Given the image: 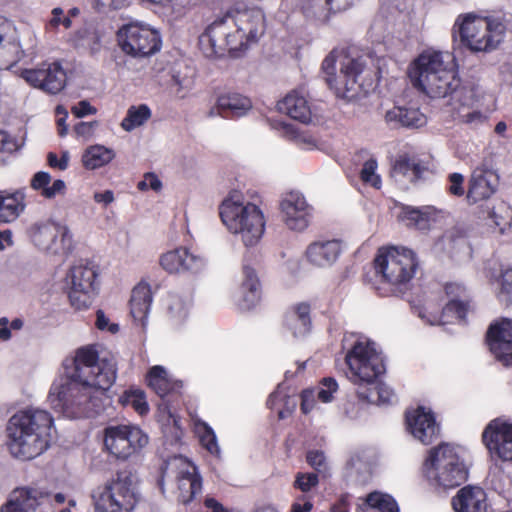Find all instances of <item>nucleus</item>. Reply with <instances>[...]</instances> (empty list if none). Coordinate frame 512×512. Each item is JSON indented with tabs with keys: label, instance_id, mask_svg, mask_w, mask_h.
<instances>
[{
	"label": "nucleus",
	"instance_id": "f257e3e1",
	"mask_svg": "<svg viewBox=\"0 0 512 512\" xmlns=\"http://www.w3.org/2000/svg\"><path fill=\"white\" fill-rule=\"evenodd\" d=\"M64 368L65 374L53 381L48 393L51 408L70 419L97 413L102 396L116 380L114 359L100 358L93 346H84Z\"/></svg>",
	"mask_w": 512,
	"mask_h": 512
},
{
	"label": "nucleus",
	"instance_id": "f03ea898",
	"mask_svg": "<svg viewBox=\"0 0 512 512\" xmlns=\"http://www.w3.org/2000/svg\"><path fill=\"white\" fill-rule=\"evenodd\" d=\"M265 31V15L260 8L236 4L215 19L199 37V47L206 57L223 56L246 50Z\"/></svg>",
	"mask_w": 512,
	"mask_h": 512
},
{
	"label": "nucleus",
	"instance_id": "7ed1b4c3",
	"mask_svg": "<svg viewBox=\"0 0 512 512\" xmlns=\"http://www.w3.org/2000/svg\"><path fill=\"white\" fill-rule=\"evenodd\" d=\"M343 349L346 350V377L356 386L359 400L377 405L392 403L393 390L377 381L384 372V363L376 344L365 336L347 334L343 338Z\"/></svg>",
	"mask_w": 512,
	"mask_h": 512
},
{
	"label": "nucleus",
	"instance_id": "20e7f679",
	"mask_svg": "<svg viewBox=\"0 0 512 512\" xmlns=\"http://www.w3.org/2000/svg\"><path fill=\"white\" fill-rule=\"evenodd\" d=\"M54 418L43 409L28 408L16 412L6 426V445L20 460H31L45 452L52 441Z\"/></svg>",
	"mask_w": 512,
	"mask_h": 512
},
{
	"label": "nucleus",
	"instance_id": "39448f33",
	"mask_svg": "<svg viewBox=\"0 0 512 512\" xmlns=\"http://www.w3.org/2000/svg\"><path fill=\"white\" fill-rule=\"evenodd\" d=\"M509 20L505 15L477 12L459 14L452 26V37L472 53L497 50L506 38Z\"/></svg>",
	"mask_w": 512,
	"mask_h": 512
},
{
	"label": "nucleus",
	"instance_id": "423d86ee",
	"mask_svg": "<svg viewBox=\"0 0 512 512\" xmlns=\"http://www.w3.org/2000/svg\"><path fill=\"white\" fill-rule=\"evenodd\" d=\"M219 215L228 232L237 236L245 247H255L262 239L265 215L260 206L241 191L228 193L219 205Z\"/></svg>",
	"mask_w": 512,
	"mask_h": 512
},
{
	"label": "nucleus",
	"instance_id": "0eeeda50",
	"mask_svg": "<svg viewBox=\"0 0 512 512\" xmlns=\"http://www.w3.org/2000/svg\"><path fill=\"white\" fill-rule=\"evenodd\" d=\"M453 56L448 52L427 49L409 67L413 85L432 98L446 97L457 90Z\"/></svg>",
	"mask_w": 512,
	"mask_h": 512
},
{
	"label": "nucleus",
	"instance_id": "6e6552de",
	"mask_svg": "<svg viewBox=\"0 0 512 512\" xmlns=\"http://www.w3.org/2000/svg\"><path fill=\"white\" fill-rule=\"evenodd\" d=\"M366 59L354 50L334 49L322 62L325 80L337 97L354 100L362 91Z\"/></svg>",
	"mask_w": 512,
	"mask_h": 512
},
{
	"label": "nucleus",
	"instance_id": "1a4fd4ad",
	"mask_svg": "<svg viewBox=\"0 0 512 512\" xmlns=\"http://www.w3.org/2000/svg\"><path fill=\"white\" fill-rule=\"evenodd\" d=\"M376 276L382 287L381 295H399L407 289L418 268L416 254L406 247L391 246L381 248L374 260Z\"/></svg>",
	"mask_w": 512,
	"mask_h": 512
},
{
	"label": "nucleus",
	"instance_id": "9d476101",
	"mask_svg": "<svg viewBox=\"0 0 512 512\" xmlns=\"http://www.w3.org/2000/svg\"><path fill=\"white\" fill-rule=\"evenodd\" d=\"M422 473L428 483L437 489L459 486L467 478L461 449L447 443L430 449L423 462Z\"/></svg>",
	"mask_w": 512,
	"mask_h": 512
},
{
	"label": "nucleus",
	"instance_id": "9b49d317",
	"mask_svg": "<svg viewBox=\"0 0 512 512\" xmlns=\"http://www.w3.org/2000/svg\"><path fill=\"white\" fill-rule=\"evenodd\" d=\"M91 499L95 512H132L139 501V493L132 475L120 472L95 488Z\"/></svg>",
	"mask_w": 512,
	"mask_h": 512
},
{
	"label": "nucleus",
	"instance_id": "f8f14e48",
	"mask_svg": "<svg viewBox=\"0 0 512 512\" xmlns=\"http://www.w3.org/2000/svg\"><path fill=\"white\" fill-rule=\"evenodd\" d=\"M29 235L34 246L48 256L64 257L74 248L73 234L63 222H36L30 227Z\"/></svg>",
	"mask_w": 512,
	"mask_h": 512
},
{
	"label": "nucleus",
	"instance_id": "ddd939ff",
	"mask_svg": "<svg viewBox=\"0 0 512 512\" xmlns=\"http://www.w3.org/2000/svg\"><path fill=\"white\" fill-rule=\"evenodd\" d=\"M97 272L87 262L78 261L68 270L65 284L71 305L77 310L87 309L97 294Z\"/></svg>",
	"mask_w": 512,
	"mask_h": 512
},
{
	"label": "nucleus",
	"instance_id": "4468645a",
	"mask_svg": "<svg viewBox=\"0 0 512 512\" xmlns=\"http://www.w3.org/2000/svg\"><path fill=\"white\" fill-rule=\"evenodd\" d=\"M484 95L475 86L455 90L451 101V114L455 121L476 128L487 122L490 111L483 107Z\"/></svg>",
	"mask_w": 512,
	"mask_h": 512
},
{
	"label": "nucleus",
	"instance_id": "2eb2a0df",
	"mask_svg": "<svg viewBox=\"0 0 512 512\" xmlns=\"http://www.w3.org/2000/svg\"><path fill=\"white\" fill-rule=\"evenodd\" d=\"M118 41L122 51L133 57H147L161 48L159 32L140 22H132L120 28Z\"/></svg>",
	"mask_w": 512,
	"mask_h": 512
},
{
	"label": "nucleus",
	"instance_id": "dca6fc26",
	"mask_svg": "<svg viewBox=\"0 0 512 512\" xmlns=\"http://www.w3.org/2000/svg\"><path fill=\"white\" fill-rule=\"evenodd\" d=\"M162 479L175 481L178 500L183 504L191 502L202 490V479L196 466L181 455L166 461Z\"/></svg>",
	"mask_w": 512,
	"mask_h": 512
},
{
	"label": "nucleus",
	"instance_id": "f3484780",
	"mask_svg": "<svg viewBox=\"0 0 512 512\" xmlns=\"http://www.w3.org/2000/svg\"><path fill=\"white\" fill-rule=\"evenodd\" d=\"M148 442V435L135 425H115L105 429L104 445L118 459L139 453Z\"/></svg>",
	"mask_w": 512,
	"mask_h": 512
},
{
	"label": "nucleus",
	"instance_id": "a211bd4d",
	"mask_svg": "<svg viewBox=\"0 0 512 512\" xmlns=\"http://www.w3.org/2000/svg\"><path fill=\"white\" fill-rule=\"evenodd\" d=\"M445 294L447 302L441 313L432 312L430 305H427L419 310V317L426 319L431 325H445L464 320L469 310L468 293L465 286L456 282L448 283L445 286Z\"/></svg>",
	"mask_w": 512,
	"mask_h": 512
},
{
	"label": "nucleus",
	"instance_id": "6ab92c4d",
	"mask_svg": "<svg viewBox=\"0 0 512 512\" xmlns=\"http://www.w3.org/2000/svg\"><path fill=\"white\" fill-rule=\"evenodd\" d=\"M482 441L492 459L512 463V422L491 420L482 432Z\"/></svg>",
	"mask_w": 512,
	"mask_h": 512
},
{
	"label": "nucleus",
	"instance_id": "aec40b11",
	"mask_svg": "<svg viewBox=\"0 0 512 512\" xmlns=\"http://www.w3.org/2000/svg\"><path fill=\"white\" fill-rule=\"evenodd\" d=\"M20 76L32 87L48 94H57L66 85V73L59 62H44L33 69H24Z\"/></svg>",
	"mask_w": 512,
	"mask_h": 512
},
{
	"label": "nucleus",
	"instance_id": "412c9836",
	"mask_svg": "<svg viewBox=\"0 0 512 512\" xmlns=\"http://www.w3.org/2000/svg\"><path fill=\"white\" fill-rule=\"evenodd\" d=\"M406 431L424 445L434 442L440 435V424L434 412L427 407L418 406L406 412Z\"/></svg>",
	"mask_w": 512,
	"mask_h": 512
},
{
	"label": "nucleus",
	"instance_id": "4be33fe9",
	"mask_svg": "<svg viewBox=\"0 0 512 512\" xmlns=\"http://www.w3.org/2000/svg\"><path fill=\"white\" fill-rule=\"evenodd\" d=\"M491 353L504 366H512V319L500 318L492 322L487 331Z\"/></svg>",
	"mask_w": 512,
	"mask_h": 512
},
{
	"label": "nucleus",
	"instance_id": "5701e85b",
	"mask_svg": "<svg viewBox=\"0 0 512 512\" xmlns=\"http://www.w3.org/2000/svg\"><path fill=\"white\" fill-rule=\"evenodd\" d=\"M280 208L284 223L290 230L302 232L309 226L312 207L302 193L297 191L287 193L281 200Z\"/></svg>",
	"mask_w": 512,
	"mask_h": 512
},
{
	"label": "nucleus",
	"instance_id": "b1692460",
	"mask_svg": "<svg viewBox=\"0 0 512 512\" xmlns=\"http://www.w3.org/2000/svg\"><path fill=\"white\" fill-rule=\"evenodd\" d=\"M207 258L192 252L185 247H178L162 254L159 260L161 267L168 273H197L207 265Z\"/></svg>",
	"mask_w": 512,
	"mask_h": 512
},
{
	"label": "nucleus",
	"instance_id": "393cba45",
	"mask_svg": "<svg viewBox=\"0 0 512 512\" xmlns=\"http://www.w3.org/2000/svg\"><path fill=\"white\" fill-rule=\"evenodd\" d=\"M15 24L0 16V69H9L23 57Z\"/></svg>",
	"mask_w": 512,
	"mask_h": 512
},
{
	"label": "nucleus",
	"instance_id": "a878e982",
	"mask_svg": "<svg viewBox=\"0 0 512 512\" xmlns=\"http://www.w3.org/2000/svg\"><path fill=\"white\" fill-rule=\"evenodd\" d=\"M341 252L338 240H317L307 246L305 258L315 267L328 268L338 260Z\"/></svg>",
	"mask_w": 512,
	"mask_h": 512
},
{
	"label": "nucleus",
	"instance_id": "bb28decb",
	"mask_svg": "<svg viewBox=\"0 0 512 512\" xmlns=\"http://www.w3.org/2000/svg\"><path fill=\"white\" fill-rule=\"evenodd\" d=\"M497 176L494 172L486 169H475L469 179L467 200L470 203H477L489 199L497 189Z\"/></svg>",
	"mask_w": 512,
	"mask_h": 512
},
{
	"label": "nucleus",
	"instance_id": "cd10ccee",
	"mask_svg": "<svg viewBox=\"0 0 512 512\" xmlns=\"http://www.w3.org/2000/svg\"><path fill=\"white\" fill-rule=\"evenodd\" d=\"M44 493L34 487H21L15 489L0 512H35L40 505Z\"/></svg>",
	"mask_w": 512,
	"mask_h": 512
},
{
	"label": "nucleus",
	"instance_id": "c85d7f7f",
	"mask_svg": "<svg viewBox=\"0 0 512 512\" xmlns=\"http://www.w3.org/2000/svg\"><path fill=\"white\" fill-rule=\"evenodd\" d=\"M260 296V282L255 270L250 266H244L237 292L238 306L243 310H249L258 304Z\"/></svg>",
	"mask_w": 512,
	"mask_h": 512
},
{
	"label": "nucleus",
	"instance_id": "c756f323",
	"mask_svg": "<svg viewBox=\"0 0 512 512\" xmlns=\"http://www.w3.org/2000/svg\"><path fill=\"white\" fill-rule=\"evenodd\" d=\"M485 276L492 283H497L495 289L497 299L506 305L512 303V268L503 267L496 262H488Z\"/></svg>",
	"mask_w": 512,
	"mask_h": 512
},
{
	"label": "nucleus",
	"instance_id": "7c9ffc66",
	"mask_svg": "<svg viewBox=\"0 0 512 512\" xmlns=\"http://www.w3.org/2000/svg\"><path fill=\"white\" fill-rule=\"evenodd\" d=\"M455 512H487V496L478 486L460 489L452 500Z\"/></svg>",
	"mask_w": 512,
	"mask_h": 512
},
{
	"label": "nucleus",
	"instance_id": "2f4dec72",
	"mask_svg": "<svg viewBox=\"0 0 512 512\" xmlns=\"http://www.w3.org/2000/svg\"><path fill=\"white\" fill-rule=\"evenodd\" d=\"M280 112L303 123L311 120V107L303 91L293 90L278 102Z\"/></svg>",
	"mask_w": 512,
	"mask_h": 512
},
{
	"label": "nucleus",
	"instance_id": "473e14b6",
	"mask_svg": "<svg viewBox=\"0 0 512 512\" xmlns=\"http://www.w3.org/2000/svg\"><path fill=\"white\" fill-rule=\"evenodd\" d=\"M153 301L151 287L146 282H139L131 292L130 313L132 317L145 324Z\"/></svg>",
	"mask_w": 512,
	"mask_h": 512
},
{
	"label": "nucleus",
	"instance_id": "72a5a7b5",
	"mask_svg": "<svg viewBox=\"0 0 512 512\" xmlns=\"http://www.w3.org/2000/svg\"><path fill=\"white\" fill-rule=\"evenodd\" d=\"M146 381L148 386L160 397H164L182 387L181 381L174 379L162 365L152 366L147 372Z\"/></svg>",
	"mask_w": 512,
	"mask_h": 512
},
{
	"label": "nucleus",
	"instance_id": "f704fd0d",
	"mask_svg": "<svg viewBox=\"0 0 512 512\" xmlns=\"http://www.w3.org/2000/svg\"><path fill=\"white\" fill-rule=\"evenodd\" d=\"M385 120L393 126L420 128L427 123L426 116L414 107L395 106L385 113Z\"/></svg>",
	"mask_w": 512,
	"mask_h": 512
},
{
	"label": "nucleus",
	"instance_id": "c9c22d12",
	"mask_svg": "<svg viewBox=\"0 0 512 512\" xmlns=\"http://www.w3.org/2000/svg\"><path fill=\"white\" fill-rule=\"evenodd\" d=\"M311 307L306 302L293 305L286 314L285 326L296 337L309 333L311 328Z\"/></svg>",
	"mask_w": 512,
	"mask_h": 512
},
{
	"label": "nucleus",
	"instance_id": "e433bc0d",
	"mask_svg": "<svg viewBox=\"0 0 512 512\" xmlns=\"http://www.w3.org/2000/svg\"><path fill=\"white\" fill-rule=\"evenodd\" d=\"M25 193L22 190L0 194V223H12L24 212Z\"/></svg>",
	"mask_w": 512,
	"mask_h": 512
},
{
	"label": "nucleus",
	"instance_id": "4c0bfd02",
	"mask_svg": "<svg viewBox=\"0 0 512 512\" xmlns=\"http://www.w3.org/2000/svg\"><path fill=\"white\" fill-rule=\"evenodd\" d=\"M191 296L170 292L165 299V308L169 320L174 325L183 324L191 310Z\"/></svg>",
	"mask_w": 512,
	"mask_h": 512
},
{
	"label": "nucleus",
	"instance_id": "58836bf2",
	"mask_svg": "<svg viewBox=\"0 0 512 512\" xmlns=\"http://www.w3.org/2000/svg\"><path fill=\"white\" fill-rule=\"evenodd\" d=\"M217 108L223 112H229L232 116L241 117L251 108L249 98L238 93H225L218 97Z\"/></svg>",
	"mask_w": 512,
	"mask_h": 512
},
{
	"label": "nucleus",
	"instance_id": "ea45409f",
	"mask_svg": "<svg viewBox=\"0 0 512 512\" xmlns=\"http://www.w3.org/2000/svg\"><path fill=\"white\" fill-rule=\"evenodd\" d=\"M283 128L287 138L301 150H320L324 146L323 141L308 130L295 129L289 124H284Z\"/></svg>",
	"mask_w": 512,
	"mask_h": 512
},
{
	"label": "nucleus",
	"instance_id": "a19ab883",
	"mask_svg": "<svg viewBox=\"0 0 512 512\" xmlns=\"http://www.w3.org/2000/svg\"><path fill=\"white\" fill-rule=\"evenodd\" d=\"M115 157L113 149L103 145H92L82 155V163L86 169L94 170L110 163Z\"/></svg>",
	"mask_w": 512,
	"mask_h": 512
},
{
	"label": "nucleus",
	"instance_id": "79ce46f5",
	"mask_svg": "<svg viewBox=\"0 0 512 512\" xmlns=\"http://www.w3.org/2000/svg\"><path fill=\"white\" fill-rule=\"evenodd\" d=\"M360 509L364 512H399L394 498L389 494L378 491L368 494L364 507H360Z\"/></svg>",
	"mask_w": 512,
	"mask_h": 512
},
{
	"label": "nucleus",
	"instance_id": "37998d69",
	"mask_svg": "<svg viewBox=\"0 0 512 512\" xmlns=\"http://www.w3.org/2000/svg\"><path fill=\"white\" fill-rule=\"evenodd\" d=\"M403 218L408 221V225H413L418 229L429 228L431 222H434L437 216L435 208L427 206L422 209L405 207L403 209Z\"/></svg>",
	"mask_w": 512,
	"mask_h": 512
},
{
	"label": "nucleus",
	"instance_id": "c03bdc74",
	"mask_svg": "<svg viewBox=\"0 0 512 512\" xmlns=\"http://www.w3.org/2000/svg\"><path fill=\"white\" fill-rule=\"evenodd\" d=\"M301 10L304 16L316 23H326L333 14L326 0H302Z\"/></svg>",
	"mask_w": 512,
	"mask_h": 512
},
{
	"label": "nucleus",
	"instance_id": "a18cd8bd",
	"mask_svg": "<svg viewBox=\"0 0 512 512\" xmlns=\"http://www.w3.org/2000/svg\"><path fill=\"white\" fill-rule=\"evenodd\" d=\"M151 115V109L146 104L131 106L121 122V127L123 130L131 132L144 125L151 118Z\"/></svg>",
	"mask_w": 512,
	"mask_h": 512
},
{
	"label": "nucleus",
	"instance_id": "49530a36",
	"mask_svg": "<svg viewBox=\"0 0 512 512\" xmlns=\"http://www.w3.org/2000/svg\"><path fill=\"white\" fill-rule=\"evenodd\" d=\"M267 404L271 409L277 410L280 419L286 418L296 407V401L287 396L281 386L269 396Z\"/></svg>",
	"mask_w": 512,
	"mask_h": 512
},
{
	"label": "nucleus",
	"instance_id": "de8ad7c7",
	"mask_svg": "<svg viewBox=\"0 0 512 512\" xmlns=\"http://www.w3.org/2000/svg\"><path fill=\"white\" fill-rule=\"evenodd\" d=\"M195 432L198 435L202 446L209 453H211L213 455H219L220 448L217 443L216 435L211 427H209L204 422H197L195 424Z\"/></svg>",
	"mask_w": 512,
	"mask_h": 512
},
{
	"label": "nucleus",
	"instance_id": "09e8293b",
	"mask_svg": "<svg viewBox=\"0 0 512 512\" xmlns=\"http://www.w3.org/2000/svg\"><path fill=\"white\" fill-rule=\"evenodd\" d=\"M120 401L123 405L131 406L140 415H144L148 412L149 406L146 401L145 393L142 390L131 389L127 390L120 397Z\"/></svg>",
	"mask_w": 512,
	"mask_h": 512
},
{
	"label": "nucleus",
	"instance_id": "8fccbe9b",
	"mask_svg": "<svg viewBox=\"0 0 512 512\" xmlns=\"http://www.w3.org/2000/svg\"><path fill=\"white\" fill-rule=\"evenodd\" d=\"M378 163L374 158H369L364 162L360 171V178L362 182L373 188L379 189L382 181L380 175L377 173Z\"/></svg>",
	"mask_w": 512,
	"mask_h": 512
},
{
	"label": "nucleus",
	"instance_id": "3c124183",
	"mask_svg": "<svg viewBox=\"0 0 512 512\" xmlns=\"http://www.w3.org/2000/svg\"><path fill=\"white\" fill-rule=\"evenodd\" d=\"M393 174L395 176H403L409 181H414L419 176V167L416 163L408 158L400 157L395 161L393 166Z\"/></svg>",
	"mask_w": 512,
	"mask_h": 512
},
{
	"label": "nucleus",
	"instance_id": "603ef678",
	"mask_svg": "<svg viewBox=\"0 0 512 512\" xmlns=\"http://www.w3.org/2000/svg\"><path fill=\"white\" fill-rule=\"evenodd\" d=\"M72 25V20L69 15H66L62 8L55 7L52 9L49 19L46 22L45 29L47 32H56L60 26L69 29Z\"/></svg>",
	"mask_w": 512,
	"mask_h": 512
},
{
	"label": "nucleus",
	"instance_id": "864d4df0",
	"mask_svg": "<svg viewBox=\"0 0 512 512\" xmlns=\"http://www.w3.org/2000/svg\"><path fill=\"white\" fill-rule=\"evenodd\" d=\"M307 463L315 470L318 474L323 477L330 475V466L327 461L325 454L319 450H311L306 455Z\"/></svg>",
	"mask_w": 512,
	"mask_h": 512
},
{
	"label": "nucleus",
	"instance_id": "5fc2aeb1",
	"mask_svg": "<svg viewBox=\"0 0 512 512\" xmlns=\"http://www.w3.org/2000/svg\"><path fill=\"white\" fill-rule=\"evenodd\" d=\"M192 88V81L186 77H180L179 74H173L169 82V92L178 99H183L187 96Z\"/></svg>",
	"mask_w": 512,
	"mask_h": 512
},
{
	"label": "nucleus",
	"instance_id": "6e6d98bb",
	"mask_svg": "<svg viewBox=\"0 0 512 512\" xmlns=\"http://www.w3.org/2000/svg\"><path fill=\"white\" fill-rule=\"evenodd\" d=\"M338 391V383L334 378H324L317 390L315 395L323 403H329L333 399V395Z\"/></svg>",
	"mask_w": 512,
	"mask_h": 512
},
{
	"label": "nucleus",
	"instance_id": "4d7b16f0",
	"mask_svg": "<svg viewBox=\"0 0 512 512\" xmlns=\"http://www.w3.org/2000/svg\"><path fill=\"white\" fill-rule=\"evenodd\" d=\"M318 483V474L299 472L295 476L294 487L303 493H307L315 488Z\"/></svg>",
	"mask_w": 512,
	"mask_h": 512
},
{
	"label": "nucleus",
	"instance_id": "13d9d810",
	"mask_svg": "<svg viewBox=\"0 0 512 512\" xmlns=\"http://www.w3.org/2000/svg\"><path fill=\"white\" fill-rule=\"evenodd\" d=\"M23 321L20 318L9 320L7 317L0 318V339L8 341L12 338V331H19L23 328Z\"/></svg>",
	"mask_w": 512,
	"mask_h": 512
},
{
	"label": "nucleus",
	"instance_id": "bf43d9fd",
	"mask_svg": "<svg viewBox=\"0 0 512 512\" xmlns=\"http://www.w3.org/2000/svg\"><path fill=\"white\" fill-rule=\"evenodd\" d=\"M23 144V139H18L7 132L0 131V154L13 153L19 150Z\"/></svg>",
	"mask_w": 512,
	"mask_h": 512
},
{
	"label": "nucleus",
	"instance_id": "052dcab7",
	"mask_svg": "<svg viewBox=\"0 0 512 512\" xmlns=\"http://www.w3.org/2000/svg\"><path fill=\"white\" fill-rule=\"evenodd\" d=\"M131 0H91L92 6L99 12H108L126 8Z\"/></svg>",
	"mask_w": 512,
	"mask_h": 512
},
{
	"label": "nucleus",
	"instance_id": "680f3d73",
	"mask_svg": "<svg viewBox=\"0 0 512 512\" xmlns=\"http://www.w3.org/2000/svg\"><path fill=\"white\" fill-rule=\"evenodd\" d=\"M448 191L454 196H463L465 193L464 176L461 173H451L448 176Z\"/></svg>",
	"mask_w": 512,
	"mask_h": 512
},
{
	"label": "nucleus",
	"instance_id": "e2e57ef3",
	"mask_svg": "<svg viewBox=\"0 0 512 512\" xmlns=\"http://www.w3.org/2000/svg\"><path fill=\"white\" fill-rule=\"evenodd\" d=\"M137 188L140 191L151 189L155 192H159L162 189V182L154 173H146L143 179L138 182Z\"/></svg>",
	"mask_w": 512,
	"mask_h": 512
},
{
	"label": "nucleus",
	"instance_id": "0e129e2a",
	"mask_svg": "<svg viewBox=\"0 0 512 512\" xmlns=\"http://www.w3.org/2000/svg\"><path fill=\"white\" fill-rule=\"evenodd\" d=\"M95 325L100 331H107L111 334H116L119 331V325L111 322L110 319L102 310H97Z\"/></svg>",
	"mask_w": 512,
	"mask_h": 512
},
{
	"label": "nucleus",
	"instance_id": "69168bd1",
	"mask_svg": "<svg viewBox=\"0 0 512 512\" xmlns=\"http://www.w3.org/2000/svg\"><path fill=\"white\" fill-rule=\"evenodd\" d=\"M51 182V176L48 172L39 171L34 174V176L31 179L30 185L31 188L39 191L42 195V192L44 189L48 188V185Z\"/></svg>",
	"mask_w": 512,
	"mask_h": 512
},
{
	"label": "nucleus",
	"instance_id": "338daca9",
	"mask_svg": "<svg viewBox=\"0 0 512 512\" xmlns=\"http://www.w3.org/2000/svg\"><path fill=\"white\" fill-rule=\"evenodd\" d=\"M65 190V182L61 179H57L53 181L51 185H48V188L43 190L42 196L46 199H52L58 195H63L65 193Z\"/></svg>",
	"mask_w": 512,
	"mask_h": 512
},
{
	"label": "nucleus",
	"instance_id": "774afa93",
	"mask_svg": "<svg viewBox=\"0 0 512 512\" xmlns=\"http://www.w3.org/2000/svg\"><path fill=\"white\" fill-rule=\"evenodd\" d=\"M72 113L77 118H83L88 115H94L97 109L92 106L88 101L82 100L71 108Z\"/></svg>",
	"mask_w": 512,
	"mask_h": 512
}]
</instances>
